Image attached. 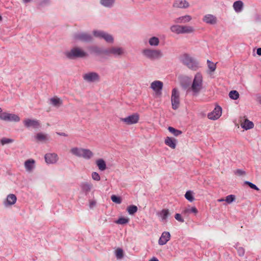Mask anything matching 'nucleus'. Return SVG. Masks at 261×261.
Segmentation results:
<instances>
[{"mask_svg":"<svg viewBox=\"0 0 261 261\" xmlns=\"http://www.w3.org/2000/svg\"><path fill=\"white\" fill-rule=\"evenodd\" d=\"M244 184L245 185H248L250 188H251L252 189L255 190L256 191L259 190V188L255 185H254V184H253L250 181H245L244 182Z\"/></svg>","mask_w":261,"mask_h":261,"instance_id":"obj_49","label":"nucleus"},{"mask_svg":"<svg viewBox=\"0 0 261 261\" xmlns=\"http://www.w3.org/2000/svg\"><path fill=\"white\" fill-rule=\"evenodd\" d=\"M62 103V100L59 98L53 97L50 99V103L54 107H59Z\"/></svg>","mask_w":261,"mask_h":261,"instance_id":"obj_29","label":"nucleus"},{"mask_svg":"<svg viewBox=\"0 0 261 261\" xmlns=\"http://www.w3.org/2000/svg\"><path fill=\"white\" fill-rule=\"evenodd\" d=\"M14 140L12 139L7 138H3L0 140V143L2 145H4L7 144H9L13 142Z\"/></svg>","mask_w":261,"mask_h":261,"instance_id":"obj_43","label":"nucleus"},{"mask_svg":"<svg viewBox=\"0 0 261 261\" xmlns=\"http://www.w3.org/2000/svg\"><path fill=\"white\" fill-rule=\"evenodd\" d=\"M149 261H159V260L157 258L153 257L151 259H150Z\"/></svg>","mask_w":261,"mask_h":261,"instance_id":"obj_60","label":"nucleus"},{"mask_svg":"<svg viewBox=\"0 0 261 261\" xmlns=\"http://www.w3.org/2000/svg\"><path fill=\"white\" fill-rule=\"evenodd\" d=\"M254 20L256 22L261 21V15L259 14H255L254 16Z\"/></svg>","mask_w":261,"mask_h":261,"instance_id":"obj_56","label":"nucleus"},{"mask_svg":"<svg viewBox=\"0 0 261 261\" xmlns=\"http://www.w3.org/2000/svg\"><path fill=\"white\" fill-rule=\"evenodd\" d=\"M35 138L38 141L41 142L47 141L49 139L48 135L41 133L37 134Z\"/></svg>","mask_w":261,"mask_h":261,"instance_id":"obj_34","label":"nucleus"},{"mask_svg":"<svg viewBox=\"0 0 261 261\" xmlns=\"http://www.w3.org/2000/svg\"><path fill=\"white\" fill-rule=\"evenodd\" d=\"M0 119L6 121L19 122L20 120L19 117L15 114L6 112L0 113Z\"/></svg>","mask_w":261,"mask_h":261,"instance_id":"obj_9","label":"nucleus"},{"mask_svg":"<svg viewBox=\"0 0 261 261\" xmlns=\"http://www.w3.org/2000/svg\"><path fill=\"white\" fill-rule=\"evenodd\" d=\"M91 53L95 54L97 55H102V48L97 46H93L90 48Z\"/></svg>","mask_w":261,"mask_h":261,"instance_id":"obj_37","label":"nucleus"},{"mask_svg":"<svg viewBox=\"0 0 261 261\" xmlns=\"http://www.w3.org/2000/svg\"><path fill=\"white\" fill-rule=\"evenodd\" d=\"M96 164L98 169L100 171H104L107 169L106 163L105 161L102 159H99L96 160Z\"/></svg>","mask_w":261,"mask_h":261,"instance_id":"obj_27","label":"nucleus"},{"mask_svg":"<svg viewBox=\"0 0 261 261\" xmlns=\"http://www.w3.org/2000/svg\"><path fill=\"white\" fill-rule=\"evenodd\" d=\"M127 211L129 215H134L138 211V207L134 205H131L127 207Z\"/></svg>","mask_w":261,"mask_h":261,"instance_id":"obj_39","label":"nucleus"},{"mask_svg":"<svg viewBox=\"0 0 261 261\" xmlns=\"http://www.w3.org/2000/svg\"><path fill=\"white\" fill-rule=\"evenodd\" d=\"M236 197L234 195H229L226 197L225 201L228 203H231L234 201Z\"/></svg>","mask_w":261,"mask_h":261,"instance_id":"obj_48","label":"nucleus"},{"mask_svg":"<svg viewBox=\"0 0 261 261\" xmlns=\"http://www.w3.org/2000/svg\"><path fill=\"white\" fill-rule=\"evenodd\" d=\"M207 66L211 72H214L216 68V64L214 63L213 62H211L209 60H207Z\"/></svg>","mask_w":261,"mask_h":261,"instance_id":"obj_42","label":"nucleus"},{"mask_svg":"<svg viewBox=\"0 0 261 261\" xmlns=\"http://www.w3.org/2000/svg\"><path fill=\"white\" fill-rule=\"evenodd\" d=\"M229 97L233 100H236L239 97V94L236 90H232L229 93Z\"/></svg>","mask_w":261,"mask_h":261,"instance_id":"obj_41","label":"nucleus"},{"mask_svg":"<svg viewBox=\"0 0 261 261\" xmlns=\"http://www.w3.org/2000/svg\"><path fill=\"white\" fill-rule=\"evenodd\" d=\"M17 200L16 196L13 194H9L6 199L4 201V204L5 206L14 204Z\"/></svg>","mask_w":261,"mask_h":261,"instance_id":"obj_16","label":"nucleus"},{"mask_svg":"<svg viewBox=\"0 0 261 261\" xmlns=\"http://www.w3.org/2000/svg\"><path fill=\"white\" fill-rule=\"evenodd\" d=\"M84 81L88 83L98 82L100 81L99 75L95 72H89L83 75Z\"/></svg>","mask_w":261,"mask_h":261,"instance_id":"obj_7","label":"nucleus"},{"mask_svg":"<svg viewBox=\"0 0 261 261\" xmlns=\"http://www.w3.org/2000/svg\"><path fill=\"white\" fill-rule=\"evenodd\" d=\"M116 256L118 259H121L123 257V251L121 248H118L116 251Z\"/></svg>","mask_w":261,"mask_h":261,"instance_id":"obj_47","label":"nucleus"},{"mask_svg":"<svg viewBox=\"0 0 261 261\" xmlns=\"http://www.w3.org/2000/svg\"><path fill=\"white\" fill-rule=\"evenodd\" d=\"M24 125L27 128H38L40 124L39 120L36 119H26L23 121Z\"/></svg>","mask_w":261,"mask_h":261,"instance_id":"obj_11","label":"nucleus"},{"mask_svg":"<svg viewBox=\"0 0 261 261\" xmlns=\"http://www.w3.org/2000/svg\"><path fill=\"white\" fill-rule=\"evenodd\" d=\"M171 104L173 110H176L179 106V93L176 88L172 91Z\"/></svg>","mask_w":261,"mask_h":261,"instance_id":"obj_8","label":"nucleus"},{"mask_svg":"<svg viewBox=\"0 0 261 261\" xmlns=\"http://www.w3.org/2000/svg\"><path fill=\"white\" fill-rule=\"evenodd\" d=\"M195 29L192 26L181 25V34H190L194 32Z\"/></svg>","mask_w":261,"mask_h":261,"instance_id":"obj_26","label":"nucleus"},{"mask_svg":"<svg viewBox=\"0 0 261 261\" xmlns=\"http://www.w3.org/2000/svg\"><path fill=\"white\" fill-rule=\"evenodd\" d=\"M111 200L113 202L117 204H120L122 202L121 198L120 197L117 196L115 195L111 196Z\"/></svg>","mask_w":261,"mask_h":261,"instance_id":"obj_45","label":"nucleus"},{"mask_svg":"<svg viewBox=\"0 0 261 261\" xmlns=\"http://www.w3.org/2000/svg\"><path fill=\"white\" fill-rule=\"evenodd\" d=\"M73 37L75 40H79L84 42H90L93 40L92 36L90 34L85 32L75 33Z\"/></svg>","mask_w":261,"mask_h":261,"instance_id":"obj_6","label":"nucleus"},{"mask_svg":"<svg viewBox=\"0 0 261 261\" xmlns=\"http://www.w3.org/2000/svg\"><path fill=\"white\" fill-rule=\"evenodd\" d=\"M143 55L150 60H155L161 58L163 55L160 49L145 48L142 50Z\"/></svg>","mask_w":261,"mask_h":261,"instance_id":"obj_4","label":"nucleus"},{"mask_svg":"<svg viewBox=\"0 0 261 261\" xmlns=\"http://www.w3.org/2000/svg\"><path fill=\"white\" fill-rule=\"evenodd\" d=\"M203 88V78L200 73H197L194 78L191 89L194 96L197 95Z\"/></svg>","mask_w":261,"mask_h":261,"instance_id":"obj_2","label":"nucleus"},{"mask_svg":"<svg viewBox=\"0 0 261 261\" xmlns=\"http://www.w3.org/2000/svg\"><path fill=\"white\" fill-rule=\"evenodd\" d=\"M224 201H225V199H224L223 198L218 199V202H223Z\"/></svg>","mask_w":261,"mask_h":261,"instance_id":"obj_62","label":"nucleus"},{"mask_svg":"<svg viewBox=\"0 0 261 261\" xmlns=\"http://www.w3.org/2000/svg\"><path fill=\"white\" fill-rule=\"evenodd\" d=\"M92 178L96 181H99L100 177L99 174L96 172H93L91 174Z\"/></svg>","mask_w":261,"mask_h":261,"instance_id":"obj_50","label":"nucleus"},{"mask_svg":"<svg viewBox=\"0 0 261 261\" xmlns=\"http://www.w3.org/2000/svg\"><path fill=\"white\" fill-rule=\"evenodd\" d=\"M96 204V202L94 201H91L90 202L89 206L90 208H92Z\"/></svg>","mask_w":261,"mask_h":261,"instance_id":"obj_57","label":"nucleus"},{"mask_svg":"<svg viewBox=\"0 0 261 261\" xmlns=\"http://www.w3.org/2000/svg\"><path fill=\"white\" fill-rule=\"evenodd\" d=\"M198 213V210L196 207H187L185 208L182 212V214L185 215H188L190 213H194V214H197Z\"/></svg>","mask_w":261,"mask_h":261,"instance_id":"obj_32","label":"nucleus"},{"mask_svg":"<svg viewBox=\"0 0 261 261\" xmlns=\"http://www.w3.org/2000/svg\"><path fill=\"white\" fill-rule=\"evenodd\" d=\"M163 87V83L160 81H154L151 83L150 88L156 94L161 95V91Z\"/></svg>","mask_w":261,"mask_h":261,"instance_id":"obj_12","label":"nucleus"},{"mask_svg":"<svg viewBox=\"0 0 261 261\" xmlns=\"http://www.w3.org/2000/svg\"><path fill=\"white\" fill-rule=\"evenodd\" d=\"M233 7L236 12H240L243 8V3L241 1H236L233 3Z\"/></svg>","mask_w":261,"mask_h":261,"instance_id":"obj_31","label":"nucleus"},{"mask_svg":"<svg viewBox=\"0 0 261 261\" xmlns=\"http://www.w3.org/2000/svg\"><path fill=\"white\" fill-rule=\"evenodd\" d=\"M234 173L240 176L244 175L246 174L245 172L241 169H237Z\"/></svg>","mask_w":261,"mask_h":261,"instance_id":"obj_54","label":"nucleus"},{"mask_svg":"<svg viewBox=\"0 0 261 261\" xmlns=\"http://www.w3.org/2000/svg\"><path fill=\"white\" fill-rule=\"evenodd\" d=\"M165 143L171 148L174 149L176 146V140L173 138L167 137L165 139Z\"/></svg>","mask_w":261,"mask_h":261,"instance_id":"obj_22","label":"nucleus"},{"mask_svg":"<svg viewBox=\"0 0 261 261\" xmlns=\"http://www.w3.org/2000/svg\"><path fill=\"white\" fill-rule=\"evenodd\" d=\"M32 0H23L24 3H28L31 1Z\"/></svg>","mask_w":261,"mask_h":261,"instance_id":"obj_61","label":"nucleus"},{"mask_svg":"<svg viewBox=\"0 0 261 261\" xmlns=\"http://www.w3.org/2000/svg\"><path fill=\"white\" fill-rule=\"evenodd\" d=\"M66 57L69 59H75L76 58H83L88 56L87 53L79 47H74L70 50L64 53Z\"/></svg>","mask_w":261,"mask_h":261,"instance_id":"obj_3","label":"nucleus"},{"mask_svg":"<svg viewBox=\"0 0 261 261\" xmlns=\"http://www.w3.org/2000/svg\"><path fill=\"white\" fill-rule=\"evenodd\" d=\"M111 54L115 57H120L124 55L125 49L121 47H111Z\"/></svg>","mask_w":261,"mask_h":261,"instance_id":"obj_15","label":"nucleus"},{"mask_svg":"<svg viewBox=\"0 0 261 261\" xmlns=\"http://www.w3.org/2000/svg\"><path fill=\"white\" fill-rule=\"evenodd\" d=\"M168 129L171 133L176 137L182 134V132L181 130L176 129L171 126H169Z\"/></svg>","mask_w":261,"mask_h":261,"instance_id":"obj_38","label":"nucleus"},{"mask_svg":"<svg viewBox=\"0 0 261 261\" xmlns=\"http://www.w3.org/2000/svg\"><path fill=\"white\" fill-rule=\"evenodd\" d=\"M256 53L258 55L261 56V48H258L257 49Z\"/></svg>","mask_w":261,"mask_h":261,"instance_id":"obj_59","label":"nucleus"},{"mask_svg":"<svg viewBox=\"0 0 261 261\" xmlns=\"http://www.w3.org/2000/svg\"><path fill=\"white\" fill-rule=\"evenodd\" d=\"M92 184L90 182H83L81 185V187L83 191L86 193V194L88 193L91 190L92 188Z\"/></svg>","mask_w":261,"mask_h":261,"instance_id":"obj_25","label":"nucleus"},{"mask_svg":"<svg viewBox=\"0 0 261 261\" xmlns=\"http://www.w3.org/2000/svg\"><path fill=\"white\" fill-rule=\"evenodd\" d=\"M84 148L73 147L70 149V152L74 155L81 158Z\"/></svg>","mask_w":261,"mask_h":261,"instance_id":"obj_28","label":"nucleus"},{"mask_svg":"<svg viewBox=\"0 0 261 261\" xmlns=\"http://www.w3.org/2000/svg\"><path fill=\"white\" fill-rule=\"evenodd\" d=\"M180 62L188 68L196 70L199 67V63L196 60L190 56L188 54H185L180 57Z\"/></svg>","mask_w":261,"mask_h":261,"instance_id":"obj_1","label":"nucleus"},{"mask_svg":"<svg viewBox=\"0 0 261 261\" xmlns=\"http://www.w3.org/2000/svg\"><path fill=\"white\" fill-rule=\"evenodd\" d=\"M93 156V152L88 149H84L82 152L81 158H83L85 159L89 160Z\"/></svg>","mask_w":261,"mask_h":261,"instance_id":"obj_30","label":"nucleus"},{"mask_svg":"<svg viewBox=\"0 0 261 261\" xmlns=\"http://www.w3.org/2000/svg\"><path fill=\"white\" fill-rule=\"evenodd\" d=\"M2 20V17L0 15V21Z\"/></svg>","mask_w":261,"mask_h":261,"instance_id":"obj_64","label":"nucleus"},{"mask_svg":"<svg viewBox=\"0 0 261 261\" xmlns=\"http://www.w3.org/2000/svg\"><path fill=\"white\" fill-rule=\"evenodd\" d=\"M24 167L27 172H31L35 167V161L33 159H29L25 161Z\"/></svg>","mask_w":261,"mask_h":261,"instance_id":"obj_20","label":"nucleus"},{"mask_svg":"<svg viewBox=\"0 0 261 261\" xmlns=\"http://www.w3.org/2000/svg\"><path fill=\"white\" fill-rule=\"evenodd\" d=\"M181 25L174 24L170 27V30L172 33H174L175 34L178 35L181 34Z\"/></svg>","mask_w":261,"mask_h":261,"instance_id":"obj_35","label":"nucleus"},{"mask_svg":"<svg viewBox=\"0 0 261 261\" xmlns=\"http://www.w3.org/2000/svg\"><path fill=\"white\" fill-rule=\"evenodd\" d=\"M115 0H100V4L107 8H111L113 6Z\"/></svg>","mask_w":261,"mask_h":261,"instance_id":"obj_33","label":"nucleus"},{"mask_svg":"<svg viewBox=\"0 0 261 261\" xmlns=\"http://www.w3.org/2000/svg\"><path fill=\"white\" fill-rule=\"evenodd\" d=\"M2 112V109L1 108H0V113H1Z\"/></svg>","mask_w":261,"mask_h":261,"instance_id":"obj_63","label":"nucleus"},{"mask_svg":"<svg viewBox=\"0 0 261 261\" xmlns=\"http://www.w3.org/2000/svg\"><path fill=\"white\" fill-rule=\"evenodd\" d=\"M57 134L59 135V136H64V137H67V135L64 133H59V132H57Z\"/></svg>","mask_w":261,"mask_h":261,"instance_id":"obj_58","label":"nucleus"},{"mask_svg":"<svg viewBox=\"0 0 261 261\" xmlns=\"http://www.w3.org/2000/svg\"><path fill=\"white\" fill-rule=\"evenodd\" d=\"M169 211L168 209H163L161 211L158 213L157 215L161 218L162 221L166 222L167 219L169 216Z\"/></svg>","mask_w":261,"mask_h":261,"instance_id":"obj_23","label":"nucleus"},{"mask_svg":"<svg viewBox=\"0 0 261 261\" xmlns=\"http://www.w3.org/2000/svg\"><path fill=\"white\" fill-rule=\"evenodd\" d=\"M193 193L192 191L189 190L188 191L185 195V198L190 202H192L194 200Z\"/></svg>","mask_w":261,"mask_h":261,"instance_id":"obj_40","label":"nucleus"},{"mask_svg":"<svg viewBox=\"0 0 261 261\" xmlns=\"http://www.w3.org/2000/svg\"><path fill=\"white\" fill-rule=\"evenodd\" d=\"M45 162L47 164H54L57 162L58 155L56 153H47L44 156Z\"/></svg>","mask_w":261,"mask_h":261,"instance_id":"obj_18","label":"nucleus"},{"mask_svg":"<svg viewBox=\"0 0 261 261\" xmlns=\"http://www.w3.org/2000/svg\"><path fill=\"white\" fill-rule=\"evenodd\" d=\"M221 107L220 106H217L212 112L208 114L207 117L210 119L217 120L221 116Z\"/></svg>","mask_w":261,"mask_h":261,"instance_id":"obj_13","label":"nucleus"},{"mask_svg":"<svg viewBox=\"0 0 261 261\" xmlns=\"http://www.w3.org/2000/svg\"><path fill=\"white\" fill-rule=\"evenodd\" d=\"M192 20V17L189 15H186L183 16H180L176 18L174 20V22L176 23H185L190 21Z\"/></svg>","mask_w":261,"mask_h":261,"instance_id":"obj_21","label":"nucleus"},{"mask_svg":"<svg viewBox=\"0 0 261 261\" xmlns=\"http://www.w3.org/2000/svg\"><path fill=\"white\" fill-rule=\"evenodd\" d=\"M237 249L238 253L239 256H243L245 253V250L242 247H236Z\"/></svg>","mask_w":261,"mask_h":261,"instance_id":"obj_51","label":"nucleus"},{"mask_svg":"<svg viewBox=\"0 0 261 261\" xmlns=\"http://www.w3.org/2000/svg\"><path fill=\"white\" fill-rule=\"evenodd\" d=\"M139 119V115L137 113L129 115L125 118H121L120 121L127 125L137 123Z\"/></svg>","mask_w":261,"mask_h":261,"instance_id":"obj_10","label":"nucleus"},{"mask_svg":"<svg viewBox=\"0 0 261 261\" xmlns=\"http://www.w3.org/2000/svg\"><path fill=\"white\" fill-rule=\"evenodd\" d=\"M93 34L95 37L103 39L108 43H112L114 42L113 36L104 31L94 30L93 32Z\"/></svg>","mask_w":261,"mask_h":261,"instance_id":"obj_5","label":"nucleus"},{"mask_svg":"<svg viewBox=\"0 0 261 261\" xmlns=\"http://www.w3.org/2000/svg\"><path fill=\"white\" fill-rule=\"evenodd\" d=\"M50 3V0H39L38 2V6L40 7H45L49 5Z\"/></svg>","mask_w":261,"mask_h":261,"instance_id":"obj_44","label":"nucleus"},{"mask_svg":"<svg viewBox=\"0 0 261 261\" xmlns=\"http://www.w3.org/2000/svg\"><path fill=\"white\" fill-rule=\"evenodd\" d=\"M170 233L168 231H164L160 238L158 243L160 245H165L170 239Z\"/></svg>","mask_w":261,"mask_h":261,"instance_id":"obj_14","label":"nucleus"},{"mask_svg":"<svg viewBox=\"0 0 261 261\" xmlns=\"http://www.w3.org/2000/svg\"><path fill=\"white\" fill-rule=\"evenodd\" d=\"M111 51V47L107 49H102V54L107 56L112 55Z\"/></svg>","mask_w":261,"mask_h":261,"instance_id":"obj_52","label":"nucleus"},{"mask_svg":"<svg viewBox=\"0 0 261 261\" xmlns=\"http://www.w3.org/2000/svg\"><path fill=\"white\" fill-rule=\"evenodd\" d=\"M175 219L180 222L183 223L184 222V219L181 217V215L178 213L175 215Z\"/></svg>","mask_w":261,"mask_h":261,"instance_id":"obj_53","label":"nucleus"},{"mask_svg":"<svg viewBox=\"0 0 261 261\" xmlns=\"http://www.w3.org/2000/svg\"><path fill=\"white\" fill-rule=\"evenodd\" d=\"M255 98V100L261 105V94L259 93L256 94Z\"/></svg>","mask_w":261,"mask_h":261,"instance_id":"obj_55","label":"nucleus"},{"mask_svg":"<svg viewBox=\"0 0 261 261\" xmlns=\"http://www.w3.org/2000/svg\"><path fill=\"white\" fill-rule=\"evenodd\" d=\"M173 7L177 8L185 9L189 7V4L186 0H176L173 4Z\"/></svg>","mask_w":261,"mask_h":261,"instance_id":"obj_19","label":"nucleus"},{"mask_svg":"<svg viewBox=\"0 0 261 261\" xmlns=\"http://www.w3.org/2000/svg\"><path fill=\"white\" fill-rule=\"evenodd\" d=\"M203 21L210 24H215L217 22V17L212 14H206L204 16Z\"/></svg>","mask_w":261,"mask_h":261,"instance_id":"obj_17","label":"nucleus"},{"mask_svg":"<svg viewBox=\"0 0 261 261\" xmlns=\"http://www.w3.org/2000/svg\"><path fill=\"white\" fill-rule=\"evenodd\" d=\"M148 43L150 46H157L159 44L160 40L158 37L154 36L149 38Z\"/></svg>","mask_w":261,"mask_h":261,"instance_id":"obj_36","label":"nucleus"},{"mask_svg":"<svg viewBox=\"0 0 261 261\" xmlns=\"http://www.w3.org/2000/svg\"><path fill=\"white\" fill-rule=\"evenodd\" d=\"M128 218L121 217L117 220L116 223L119 224H125L128 223Z\"/></svg>","mask_w":261,"mask_h":261,"instance_id":"obj_46","label":"nucleus"},{"mask_svg":"<svg viewBox=\"0 0 261 261\" xmlns=\"http://www.w3.org/2000/svg\"><path fill=\"white\" fill-rule=\"evenodd\" d=\"M241 126L245 130H248L254 127V124L252 121L246 119L241 123Z\"/></svg>","mask_w":261,"mask_h":261,"instance_id":"obj_24","label":"nucleus"}]
</instances>
